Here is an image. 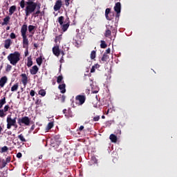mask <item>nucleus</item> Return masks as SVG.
<instances>
[{"label": "nucleus", "instance_id": "obj_4", "mask_svg": "<svg viewBox=\"0 0 177 177\" xmlns=\"http://www.w3.org/2000/svg\"><path fill=\"white\" fill-rule=\"evenodd\" d=\"M27 24H24L21 28V35L24 44H27V42H28V38H27Z\"/></svg>", "mask_w": 177, "mask_h": 177}, {"label": "nucleus", "instance_id": "obj_2", "mask_svg": "<svg viewBox=\"0 0 177 177\" xmlns=\"http://www.w3.org/2000/svg\"><path fill=\"white\" fill-rule=\"evenodd\" d=\"M20 56L21 55L19 51H15L14 53H10L7 57V59L8 62H10V64L16 66L20 62Z\"/></svg>", "mask_w": 177, "mask_h": 177}, {"label": "nucleus", "instance_id": "obj_53", "mask_svg": "<svg viewBox=\"0 0 177 177\" xmlns=\"http://www.w3.org/2000/svg\"><path fill=\"white\" fill-rule=\"evenodd\" d=\"M17 158H21V157H23V154H21V153L19 152L17 154Z\"/></svg>", "mask_w": 177, "mask_h": 177}, {"label": "nucleus", "instance_id": "obj_46", "mask_svg": "<svg viewBox=\"0 0 177 177\" xmlns=\"http://www.w3.org/2000/svg\"><path fill=\"white\" fill-rule=\"evenodd\" d=\"M70 1L71 0H64L65 6L68 8V6H70Z\"/></svg>", "mask_w": 177, "mask_h": 177}, {"label": "nucleus", "instance_id": "obj_21", "mask_svg": "<svg viewBox=\"0 0 177 177\" xmlns=\"http://www.w3.org/2000/svg\"><path fill=\"white\" fill-rule=\"evenodd\" d=\"M9 21H10V16H6L3 19V22L1 23V26H8Z\"/></svg>", "mask_w": 177, "mask_h": 177}, {"label": "nucleus", "instance_id": "obj_28", "mask_svg": "<svg viewBox=\"0 0 177 177\" xmlns=\"http://www.w3.org/2000/svg\"><path fill=\"white\" fill-rule=\"evenodd\" d=\"M100 67V65L95 64L94 66H92L91 69V73H95L96 71V68H99Z\"/></svg>", "mask_w": 177, "mask_h": 177}, {"label": "nucleus", "instance_id": "obj_36", "mask_svg": "<svg viewBox=\"0 0 177 177\" xmlns=\"http://www.w3.org/2000/svg\"><path fill=\"white\" fill-rule=\"evenodd\" d=\"M8 150H9V148H8L7 146H4V147H1L0 153H6V151H8Z\"/></svg>", "mask_w": 177, "mask_h": 177}, {"label": "nucleus", "instance_id": "obj_64", "mask_svg": "<svg viewBox=\"0 0 177 177\" xmlns=\"http://www.w3.org/2000/svg\"><path fill=\"white\" fill-rule=\"evenodd\" d=\"M102 118L103 120H104V119L106 118V117H105L104 115H102Z\"/></svg>", "mask_w": 177, "mask_h": 177}, {"label": "nucleus", "instance_id": "obj_39", "mask_svg": "<svg viewBox=\"0 0 177 177\" xmlns=\"http://www.w3.org/2000/svg\"><path fill=\"white\" fill-rule=\"evenodd\" d=\"M39 95H41V96H45L46 95V91L44 89H41L39 91Z\"/></svg>", "mask_w": 177, "mask_h": 177}, {"label": "nucleus", "instance_id": "obj_33", "mask_svg": "<svg viewBox=\"0 0 177 177\" xmlns=\"http://www.w3.org/2000/svg\"><path fill=\"white\" fill-rule=\"evenodd\" d=\"M100 43V48L102 49H106V47L107 46V44H106V41H104V40H101Z\"/></svg>", "mask_w": 177, "mask_h": 177}, {"label": "nucleus", "instance_id": "obj_15", "mask_svg": "<svg viewBox=\"0 0 177 177\" xmlns=\"http://www.w3.org/2000/svg\"><path fill=\"white\" fill-rule=\"evenodd\" d=\"M8 82V77L6 76L2 77L0 79V86L1 88H3L5 86V84Z\"/></svg>", "mask_w": 177, "mask_h": 177}, {"label": "nucleus", "instance_id": "obj_63", "mask_svg": "<svg viewBox=\"0 0 177 177\" xmlns=\"http://www.w3.org/2000/svg\"><path fill=\"white\" fill-rule=\"evenodd\" d=\"M2 107H3V104H0V109H2Z\"/></svg>", "mask_w": 177, "mask_h": 177}, {"label": "nucleus", "instance_id": "obj_16", "mask_svg": "<svg viewBox=\"0 0 177 177\" xmlns=\"http://www.w3.org/2000/svg\"><path fill=\"white\" fill-rule=\"evenodd\" d=\"M68 27H70V21L66 22V24L61 25V28L63 30L64 32H66L67 30H68Z\"/></svg>", "mask_w": 177, "mask_h": 177}, {"label": "nucleus", "instance_id": "obj_61", "mask_svg": "<svg viewBox=\"0 0 177 177\" xmlns=\"http://www.w3.org/2000/svg\"><path fill=\"white\" fill-rule=\"evenodd\" d=\"M42 157H43V156H42V155H40V156H39V160H42Z\"/></svg>", "mask_w": 177, "mask_h": 177}, {"label": "nucleus", "instance_id": "obj_24", "mask_svg": "<svg viewBox=\"0 0 177 177\" xmlns=\"http://www.w3.org/2000/svg\"><path fill=\"white\" fill-rule=\"evenodd\" d=\"M17 8L16 7V6H12L11 7H10L9 9V15L10 16H12V15H13V13H15V11L17 10Z\"/></svg>", "mask_w": 177, "mask_h": 177}, {"label": "nucleus", "instance_id": "obj_8", "mask_svg": "<svg viewBox=\"0 0 177 177\" xmlns=\"http://www.w3.org/2000/svg\"><path fill=\"white\" fill-rule=\"evenodd\" d=\"M111 31H115V29L113 27V26H107L106 30L105 31L104 33V37H106V38H109V37H111Z\"/></svg>", "mask_w": 177, "mask_h": 177}, {"label": "nucleus", "instance_id": "obj_20", "mask_svg": "<svg viewBox=\"0 0 177 177\" xmlns=\"http://www.w3.org/2000/svg\"><path fill=\"white\" fill-rule=\"evenodd\" d=\"M10 45H12V40H10V39L5 40L4 48H6V49H9Z\"/></svg>", "mask_w": 177, "mask_h": 177}, {"label": "nucleus", "instance_id": "obj_7", "mask_svg": "<svg viewBox=\"0 0 177 177\" xmlns=\"http://www.w3.org/2000/svg\"><path fill=\"white\" fill-rule=\"evenodd\" d=\"M75 100L79 102L80 106H82V104H84L86 100V97L84 95H78L75 97Z\"/></svg>", "mask_w": 177, "mask_h": 177}, {"label": "nucleus", "instance_id": "obj_26", "mask_svg": "<svg viewBox=\"0 0 177 177\" xmlns=\"http://www.w3.org/2000/svg\"><path fill=\"white\" fill-rule=\"evenodd\" d=\"M60 41H62V35L56 36L55 39V44H57V45H59L60 44Z\"/></svg>", "mask_w": 177, "mask_h": 177}, {"label": "nucleus", "instance_id": "obj_37", "mask_svg": "<svg viewBox=\"0 0 177 177\" xmlns=\"http://www.w3.org/2000/svg\"><path fill=\"white\" fill-rule=\"evenodd\" d=\"M62 81H63V75H59L57 77V84H62Z\"/></svg>", "mask_w": 177, "mask_h": 177}, {"label": "nucleus", "instance_id": "obj_31", "mask_svg": "<svg viewBox=\"0 0 177 177\" xmlns=\"http://www.w3.org/2000/svg\"><path fill=\"white\" fill-rule=\"evenodd\" d=\"M57 20H58V22L59 23V25L62 26L64 23V17L61 16L58 17Z\"/></svg>", "mask_w": 177, "mask_h": 177}, {"label": "nucleus", "instance_id": "obj_23", "mask_svg": "<svg viewBox=\"0 0 177 177\" xmlns=\"http://www.w3.org/2000/svg\"><path fill=\"white\" fill-rule=\"evenodd\" d=\"M109 139L111 140V142H112V143H117V136L114 135V134H111L109 136Z\"/></svg>", "mask_w": 177, "mask_h": 177}, {"label": "nucleus", "instance_id": "obj_9", "mask_svg": "<svg viewBox=\"0 0 177 177\" xmlns=\"http://www.w3.org/2000/svg\"><path fill=\"white\" fill-rule=\"evenodd\" d=\"M9 109H10V106L9 105H6L3 108V109H0V117L1 118H3L6 115L7 111H9Z\"/></svg>", "mask_w": 177, "mask_h": 177}, {"label": "nucleus", "instance_id": "obj_25", "mask_svg": "<svg viewBox=\"0 0 177 177\" xmlns=\"http://www.w3.org/2000/svg\"><path fill=\"white\" fill-rule=\"evenodd\" d=\"M28 28L29 32H30V34L34 35V32H32V31H34V30H36L37 27L35 26H32V25H29L28 27Z\"/></svg>", "mask_w": 177, "mask_h": 177}, {"label": "nucleus", "instance_id": "obj_13", "mask_svg": "<svg viewBox=\"0 0 177 177\" xmlns=\"http://www.w3.org/2000/svg\"><path fill=\"white\" fill-rule=\"evenodd\" d=\"M21 82L23 85L26 86V85H27V84L28 83V77H27V75L26 73H22L21 75Z\"/></svg>", "mask_w": 177, "mask_h": 177}, {"label": "nucleus", "instance_id": "obj_42", "mask_svg": "<svg viewBox=\"0 0 177 177\" xmlns=\"http://www.w3.org/2000/svg\"><path fill=\"white\" fill-rule=\"evenodd\" d=\"M12 70V65L8 64L6 68V73H9Z\"/></svg>", "mask_w": 177, "mask_h": 177}, {"label": "nucleus", "instance_id": "obj_10", "mask_svg": "<svg viewBox=\"0 0 177 177\" xmlns=\"http://www.w3.org/2000/svg\"><path fill=\"white\" fill-rule=\"evenodd\" d=\"M63 3L62 2V0H57L55 2V4L53 7V9L55 10V12H57L58 10H60V9L62 8Z\"/></svg>", "mask_w": 177, "mask_h": 177}, {"label": "nucleus", "instance_id": "obj_3", "mask_svg": "<svg viewBox=\"0 0 177 177\" xmlns=\"http://www.w3.org/2000/svg\"><path fill=\"white\" fill-rule=\"evenodd\" d=\"M18 124L20 127H30L31 120L28 116H24L18 119Z\"/></svg>", "mask_w": 177, "mask_h": 177}, {"label": "nucleus", "instance_id": "obj_27", "mask_svg": "<svg viewBox=\"0 0 177 177\" xmlns=\"http://www.w3.org/2000/svg\"><path fill=\"white\" fill-rule=\"evenodd\" d=\"M26 65H27L28 67H31V66H32V58L31 57V56H29L28 57Z\"/></svg>", "mask_w": 177, "mask_h": 177}, {"label": "nucleus", "instance_id": "obj_54", "mask_svg": "<svg viewBox=\"0 0 177 177\" xmlns=\"http://www.w3.org/2000/svg\"><path fill=\"white\" fill-rule=\"evenodd\" d=\"M110 52H111V50H110V48H108L106 50V52L104 53H106L107 55L108 53H110Z\"/></svg>", "mask_w": 177, "mask_h": 177}, {"label": "nucleus", "instance_id": "obj_45", "mask_svg": "<svg viewBox=\"0 0 177 177\" xmlns=\"http://www.w3.org/2000/svg\"><path fill=\"white\" fill-rule=\"evenodd\" d=\"M10 37L11 39H15L16 34H15V32H11L10 35Z\"/></svg>", "mask_w": 177, "mask_h": 177}, {"label": "nucleus", "instance_id": "obj_55", "mask_svg": "<svg viewBox=\"0 0 177 177\" xmlns=\"http://www.w3.org/2000/svg\"><path fill=\"white\" fill-rule=\"evenodd\" d=\"M34 129H35V124H32L30 127V131H34Z\"/></svg>", "mask_w": 177, "mask_h": 177}, {"label": "nucleus", "instance_id": "obj_43", "mask_svg": "<svg viewBox=\"0 0 177 177\" xmlns=\"http://www.w3.org/2000/svg\"><path fill=\"white\" fill-rule=\"evenodd\" d=\"M6 104V97H3L1 100H0V104Z\"/></svg>", "mask_w": 177, "mask_h": 177}, {"label": "nucleus", "instance_id": "obj_6", "mask_svg": "<svg viewBox=\"0 0 177 177\" xmlns=\"http://www.w3.org/2000/svg\"><path fill=\"white\" fill-rule=\"evenodd\" d=\"M114 10L116 12L115 19L117 20L118 19L117 21H118L120 19V13H121V3L118 2L115 3Z\"/></svg>", "mask_w": 177, "mask_h": 177}, {"label": "nucleus", "instance_id": "obj_1", "mask_svg": "<svg viewBox=\"0 0 177 177\" xmlns=\"http://www.w3.org/2000/svg\"><path fill=\"white\" fill-rule=\"evenodd\" d=\"M21 9L25 8V15L26 17L30 16L32 13H34L37 10L38 3L35 1H26L25 0H21L19 3Z\"/></svg>", "mask_w": 177, "mask_h": 177}, {"label": "nucleus", "instance_id": "obj_32", "mask_svg": "<svg viewBox=\"0 0 177 177\" xmlns=\"http://www.w3.org/2000/svg\"><path fill=\"white\" fill-rule=\"evenodd\" d=\"M90 57L91 60H94V59H96V50L91 51Z\"/></svg>", "mask_w": 177, "mask_h": 177}, {"label": "nucleus", "instance_id": "obj_40", "mask_svg": "<svg viewBox=\"0 0 177 177\" xmlns=\"http://www.w3.org/2000/svg\"><path fill=\"white\" fill-rule=\"evenodd\" d=\"M8 163H7V162H6V160H5V159H3L2 160H1V168L2 169V168H5V167H6V165H7Z\"/></svg>", "mask_w": 177, "mask_h": 177}, {"label": "nucleus", "instance_id": "obj_48", "mask_svg": "<svg viewBox=\"0 0 177 177\" xmlns=\"http://www.w3.org/2000/svg\"><path fill=\"white\" fill-rule=\"evenodd\" d=\"M91 161H92L94 164H97V160L96 158H95V157H92Z\"/></svg>", "mask_w": 177, "mask_h": 177}, {"label": "nucleus", "instance_id": "obj_59", "mask_svg": "<svg viewBox=\"0 0 177 177\" xmlns=\"http://www.w3.org/2000/svg\"><path fill=\"white\" fill-rule=\"evenodd\" d=\"M60 53H61V55H62V56H64V51H60Z\"/></svg>", "mask_w": 177, "mask_h": 177}, {"label": "nucleus", "instance_id": "obj_17", "mask_svg": "<svg viewBox=\"0 0 177 177\" xmlns=\"http://www.w3.org/2000/svg\"><path fill=\"white\" fill-rule=\"evenodd\" d=\"M37 11L33 12L34 17H38V16L41 13V3L37 4Z\"/></svg>", "mask_w": 177, "mask_h": 177}, {"label": "nucleus", "instance_id": "obj_38", "mask_svg": "<svg viewBox=\"0 0 177 177\" xmlns=\"http://www.w3.org/2000/svg\"><path fill=\"white\" fill-rule=\"evenodd\" d=\"M111 13L110 8H106L105 10V17L109 18V15Z\"/></svg>", "mask_w": 177, "mask_h": 177}, {"label": "nucleus", "instance_id": "obj_56", "mask_svg": "<svg viewBox=\"0 0 177 177\" xmlns=\"http://www.w3.org/2000/svg\"><path fill=\"white\" fill-rule=\"evenodd\" d=\"M79 131H84V126H80L79 128Z\"/></svg>", "mask_w": 177, "mask_h": 177}, {"label": "nucleus", "instance_id": "obj_11", "mask_svg": "<svg viewBox=\"0 0 177 177\" xmlns=\"http://www.w3.org/2000/svg\"><path fill=\"white\" fill-rule=\"evenodd\" d=\"M63 114H64L66 118H73V111H71V109H64L63 110Z\"/></svg>", "mask_w": 177, "mask_h": 177}, {"label": "nucleus", "instance_id": "obj_29", "mask_svg": "<svg viewBox=\"0 0 177 177\" xmlns=\"http://www.w3.org/2000/svg\"><path fill=\"white\" fill-rule=\"evenodd\" d=\"M53 128V122H50L48 124L47 127H46V131L48 132V131L52 129Z\"/></svg>", "mask_w": 177, "mask_h": 177}, {"label": "nucleus", "instance_id": "obj_19", "mask_svg": "<svg viewBox=\"0 0 177 177\" xmlns=\"http://www.w3.org/2000/svg\"><path fill=\"white\" fill-rule=\"evenodd\" d=\"M58 89H59L61 93H66V84L63 83L59 84L58 86Z\"/></svg>", "mask_w": 177, "mask_h": 177}, {"label": "nucleus", "instance_id": "obj_22", "mask_svg": "<svg viewBox=\"0 0 177 177\" xmlns=\"http://www.w3.org/2000/svg\"><path fill=\"white\" fill-rule=\"evenodd\" d=\"M109 59V55H107L106 53H104L102 57L101 58L100 63H104L107 62Z\"/></svg>", "mask_w": 177, "mask_h": 177}, {"label": "nucleus", "instance_id": "obj_49", "mask_svg": "<svg viewBox=\"0 0 177 177\" xmlns=\"http://www.w3.org/2000/svg\"><path fill=\"white\" fill-rule=\"evenodd\" d=\"M100 120V116H99V115H97L93 118V121H95V122L99 121Z\"/></svg>", "mask_w": 177, "mask_h": 177}, {"label": "nucleus", "instance_id": "obj_5", "mask_svg": "<svg viewBox=\"0 0 177 177\" xmlns=\"http://www.w3.org/2000/svg\"><path fill=\"white\" fill-rule=\"evenodd\" d=\"M16 120H17V117H15L13 119L10 117V115L7 117V129H10L12 126L16 124Z\"/></svg>", "mask_w": 177, "mask_h": 177}, {"label": "nucleus", "instance_id": "obj_62", "mask_svg": "<svg viewBox=\"0 0 177 177\" xmlns=\"http://www.w3.org/2000/svg\"><path fill=\"white\" fill-rule=\"evenodd\" d=\"M6 30H7V31L9 30H10V26H7V27H6Z\"/></svg>", "mask_w": 177, "mask_h": 177}, {"label": "nucleus", "instance_id": "obj_30", "mask_svg": "<svg viewBox=\"0 0 177 177\" xmlns=\"http://www.w3.org/2000/svg\"><path fill=\"white\" fill-rule=\"evenodd\" d=\"M17 89H19V83H17V84H14L11 87V91L12 92H15V91H17Z\"/></svg>", "mask_w": 177, "mask_h": 177}, {"label": "nucleus", "instance_id": "obj_60", "mask_svg": "<svg viewBox=\"0 0 177 177\" xmlns=\"http://www.w3.org/2000/svg\"><path fill=\"white\" fill-rule=\"evenodd\" d=\"M12 127H15V128H17V123H16V122H15V125H12Z\"/></svg>", "mask_w": 177, "mask_h": 177}, {"label": "nucleus", "instance_id": "obj_14", "mask_svg": "<svg viewBox=\"0 0 177 177\" xmlns=\"http://www.w3.org/2000/svg\"><path fill=\"white\" fill-rule=\"evenodd\" d=\"M39 71V68L37 65L33 66L32 68L30 70V74L32 75H35V74H37Z\"/></svg>", "mask_w": 177, "mask_h": 177}, {"label": "nucleus", "instance_id": "obj_51", "mask_svg": "<svg viewBox=\"0 0 177 177\" xmlns=\"http://www.w3.org/2000/svg\"><path fill=\"white\" fill-rule=\"evenodd\" d=\"M12 160V158L10 156H8L6 158V162H7V164L10 162V160Z\"/></svg>", "mask_w": 177, "mask_h": 177}, {"label": "nucleus", "instance_id": "obj_41", "mask_svg": "<svg viewBox=\"0 0 177 177\" xmlns=\"http://www.w3.org/2000/svg\"><path fill=\"white\" fill-rule=\"evenodd\" d=\"M109 18H106V19L108 20H113V19H114V14L113 12H111L109 15H108Z\"/></svg>", "mask_w": 177, "mask_h": 177}, {"label": "nucleus", "instance_id": "obj_34", "mask_svg": "<svg viewBox=\"0 0 177 177\" xmlns=\"http://www.w3.org/2000/svg\"><path fill=\"white\" fill-rule=\"evenodd\" d=\"M18 138L21 140V142H27V140H26V138H24V136H23V134L19 135Z\"/></svg>", "mask_w": 177, "mask_h": 177}, {"label": "nucleus", "instance_id": "obj_12", "mask_svg": "<svg viewBox=\"0 0 177 177\" xmlns=\"http://www.w3.org/2000/svg\"><path fill=\"white\" fill-rule=\"evenodd\" d=\"M53 53L55 56L59 57L60 56V49L59 48V44H57L53 48Z\"/></svg>", "mask_w": 177, "mask_h": 177}, {"label": "nucleus", "instance_id": "obj_57", "mask_svg": "<svg viewBox=\"0 0 177 177\" xmlns=\"http://www.w3.org/2000/svg\"><path fill=\"white\" fill-rule=\"evenodd\" d=\"M36 0H27V2H35Z\"/></svg>", "mask_w": 177, "mask_h": 177}, {"label": "nucleus", "instance_id": "obj_18", "mask_svg": "<svg viewBox=\"0 0 177 177\" xmlns=\"http://www.w3.org/2000/svg\"><path fill=\"white\" fill-rule=\"evenodd\" d=\"M23 48L26 49L25 57H27V56H28V41H27V43H24V41H23Z\"/></svg>", "mask_w": 177, "mask_h": 177}, {"label": "nucleus", "instance_id": "obj_47", "mask_svg": "<svg viewBox=\"0 0 177 177\" xmlns=\"http://www.w3.org/2000/svg\"><path fill=\"white\" fill-rule=\"evenodd\" d=\"M61 102H62V103H64V102H66V95H62V98H61Z\"/></svg>", "mask_w": 177, "mask_h": 177}, {"label": "nucleus", "instance_id": "obj_52", "mask_svg": "<svg viewBox=\"0 0 177 177\" xmlns=\"http://www.w3.org/2000/svg\"><path fill=\"white\" fill-rule=\"evenodd\" d=\"M41 100L39 99H37L35 102V104H37V106H39V104H41Z\"/></svg>", "mask_w": 177, "mask_h": 177}, {"label": "nucleus", "instance_id": "obj_50", "mask_svg": "<svg viewBox=\"0 0 177 177\" xmlns=\"http://www.w3.org/2000/svg\"><path fill=\"white\" fill-rule=\"evenodd\" d=\"M30 96H32V97H33V96H35V91L31 90L30 92Z\"/></svg>", "mask_w": 177, "mask_h": 177}, {"label": "nucleus", "instance_id": "obj_44", "mask_svg": "<svg viewBox=\"0 0 177 177\" xmlns=\"http://www.w3.org/2000/svg\"><path fill=\"white\" fill-rule=\"evenodd\" d=\"M54 138H55V140H57V142H62L61 140L62 138H60V136L59 135L55 136Z\"/></svg>", "mask_w": 177, "mask_h": 177}, {"label": "nucleus", "instance_id": "obj_35", "mask_svg": "<svg viewBox=\"0 0 177 177\" xmlns=\"http://www.w3.org/2000/svg\"><path fill=\"white\" fill-rule=\"evenodd\" d=\"M36 62L38 64V66H41V64H42V57H39L38 58L36 59Z\"/></svg>", "mask_w": 177, "mask_h": 177}, {"label": "nucleus", "instance_id": "obj_58", "mask_svg": "<svg viewBox=\"0 0 177 177\" xmlns=\"http://www.w3.org/2000/svg\"><path fill=\"white\" fill-rule=\"evenodd\" d=\"M34 46L36 48V49L38 48V44H34Z\"/></svg>", "mask_w": 177, "mask_h": 177}]
</instances>
